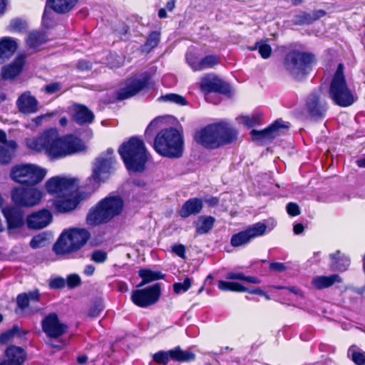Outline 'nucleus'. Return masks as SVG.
I'll return each instance as SVG.
<instances>
[{"mask_svg": "<svg viewBox=\"0 0 365 365\" xmlns=\"http://www.w3.org/2000/svg\"><path fill=\"white\" fill-rule=\"evenodd\" d=\"M17 144L14 140H9L6 143V148L0 145V164H8L11 162Z\"/></svg>", "mask_w": 365, "mask_h": 365, "instance_id": "nucleus-35", "label": "nucleus"}, {"mask_svg": "<svg viewBox=\"0 0 365 365\" xmlns=\"http://www.w3.org/2000/svg\"><path fill=\"white\" fill-rule=\"evenodd\" d=\"M90 237V233L83 228H73L63 232L53 245L57 255H64L80 250Z\"/></svg>", "mask_w": 365, "mask_h": 365, "instance_id": "nucleus-7", "label": "nucleus"}, {"mask_svg": "<svg viewBox=\"0 0 365 365\" xmlns=\"http://www.w3.org/2000/svg\"><path fill=\"white\" fill-rule=\"evenodd\" d=\"M218 288L222 291H232L238 292H244V290H247V287L241 282H227L223 280L218 282Z\"/></svg>", "mask_w": 365, "mask_h": 365, "instance_id": "nucleus-41", "label": "nucleus"}, {"mask_svg": "<svg viewBox=\"0 0 365 365\" xmlns=\"http://www.w3.org/2000/svg\"><path fill=\"white\" fill-rule=\"evenodd\" d=\"M125 168L130 172L144 170L148 155L143 141L138 137H132L118 148Z\"/></svg>", "mask_w": 365, "mask_h": 365, "instance_id": "nucleus-3", "label": "nucleus"}, {"mask_svg": "<svg viewBox=\"0 0 365 365\" xmlns=\"http://www.w3.org/2000/svg\"><path fill=\"white\" fill-rule=\"evenodd\" d=\"M330 268L333 271L344 272L350 265V259L339 250L329 255Z\"/></svg>", "mask_w": 365, "mask_h": 365, "instance_id": "nucleus-29", "label": "nucleus"}, {"mask_svg": "<svg viewBox=\"0 0 365 365\" xmlns=\"http://www.w3.org/2000/svg\"><path fill=\"white\" fill-rule=\"evenodd\" d=\"M192 284L191 279L187 277L182 282H176L173 284V290L176 294L187 292Z\"/></svg>", "mask_w": 365, "mask_h": 365, "instance_id": "nucleus-50", "label": "nucleus"}, {"mask_svg": "<svg viewBox=\"0 0 365 365\" xmlns=\"http://www.w3.org/2000/svg\"><path fill=\"white\" fill-rule=\"evenodd\" d=\"M104 305L101 300L96 301L90 307L88 316L91 317H97L104 309Z\"/></svg>", "mask_w": 365, "mask_h": 365, "instance_id": "nucleus-51", "label": "nucleus"}, {"mask_svg": "<svg viewBox=\"0 0 365 365\" xmlns=\"http://www.w3.org/2000/svg\"><path fill=\"white\" fill-rule=\"evenodd\" d=\"M289 128L282 120H277L270 126L262 130H252L250 133L255 140H271Z\"/></svg>", "mask_w": 365, "mask_h": 365, "instance_id": "nucleus-18", "label": "nucleus"}, {"mask_svg": "<svg viewBox=\"0 0 365 365\" xmlns=\"http://www.w3.org/2000/svg\"><path fill=\"white\" fill-rule=\"evenodd\" d=\"M95 272V267L92 264H88L85 267L84 274L87 276H91Z\"/></svg>", "mask_w": 365, "mask_h": 365, "instance_id": "nucleus-63", "label": "nucleus"}, {"mask_svg": "<svg viewBox=\"0 0 365 365\" xmlns=\"http://www.w3.org/2000/svg\"><path fill=\"white\" fill-rule=\"evenodd\" d=\"M25 63V56L19 55L14 61L9 65L4 66L1 71V76L4 79H14L21 71Z\"/></svg>", "mask_w": 365, "mask_h": 365, "instance_id": "nucleus-28", "label": "nucleus"}, {"mask_svg": "<svg viewBox=\"0 0 365 365\" xmlns=\"http://www.w3.org/2000/svg\"><path fill=\"white\" fill-rule=\"evenodd\" d=\"M46 170L33 164H21L12 168L11 178L20 184L34 185L45 178Z\"/></svg>", "mask_w": 365, "mask_h": 365, "instance_id": "nucleus-9", "label": "nucleus"}, {"mask_svg": "<svg viewBox=\"0 0 365 365\" xmlns=\"http://www.w3.org/2000/svg\"><path fill=\"white\" fill-rule=\"evenodd\" d=\"M215 220L211 216H200L195 222L196 232L198 235L208 233L212 228Z\"/></svg>", "mask_w": 365, "mask_h": 365, "instance_id": "nucleus-34", "label": "nucleus"}, {"mask_svg": "<svg viewBox=\"0 0 365 365\" xmlns=\"http://www.w3.org/2000/svg\"><path fill=\"white\" fill-rule=\"evenodd\" d=\"M237 131L226 121L210 124L195 132V140L206 148L214 149L237 138Z\"/></svg>", "mask_w": 365, "mask_h": 365, "instance_id": "nucleus-2", "label": "nucleus"}, {"mask_svg": "<svg viewBox=\"0 0 365 365\" xmlns=\"http://www.w3.org/2000/svg\"><path fill=\"white\" fill-rule=\"evenodd\" d=\"M43 331L49 338H58L66 333L67 326L60 322L56 313L47 314L41 322Z\"/></svg>", "mask_w": 365, "mask_h": 365, "instance_id": "nucleus-17", "label": "nucleus"}, {"mask_svg": "<svg viewBox=\"0 0 365 365\" xmlns=\"http://www.w3.org/2000/svg\"><path fill=\"white\" fill-rule=\"evenodd\" d=\"M1 207L9 230L21 227L24 225V213L20 207L8 206Z\"/></svg>", "mask_w": 365, "mask_h": 365, "instance_id": "nucleus-23", "label": "nucleus"}, {"mask_svg": "<svg viewBox=\"0 0 365 365\" xmlns=\"http://www.w3.org/2000/svg\"><path fill=\"white\" fill-rule=\"evenodd\" d=\"M307 108L310 115L316 119L325 116L327 106L320 97V91L313 92L307 101Z\"/></svg>", "mask_w": 365, "mask_h": 365, "instance_id": "nucleus-21", "label": "nucleus"}, {"mask_svg": "<svg viewBox=\"0 0 365 365\" xmlns=\"http://www.w3.org/2000/svg\"><path fill=\"white\" fill-rule=\"evenodd\" d=\"M47 41V36L44 32L34 31L29 33L26 38V44L29 48H36Z\"/></svg>", "mask_w": 365, "mask_h": 365, "instance_id": "nucleus-36", "label": "nucleus"}, {"mask_svg": "<svg viewBox=\"0 0 365 365\" xmlns=\"http://www.w3.org/2000/svg\"><path fill=\"white\" fill-rule=\"evenodd\" d=\"M267 231V225L263 222H257L232 236L230 244L233 247L247 245L252 239L263 235Z\"/></svg>", "mask_w": 365, "mask_h": 365, "instance_id": "nucleus-14", "label": "nucleus"}, {"mask_svg": "<svg viewBox=\"0 0 365 365\" xmlns=\"http://www.w3.org/2000/svg\"><path fill=\"white\" fill-rule=\"evenodd\" d=\"M46 241L47 235L45 233H41L31 239L30 246L34 249L42 247L46 245Z\"/></svg>", "mask_w": 365, "mask_h": 365, "instance_id": "nucleus-49", "label": "nucleus"}, {"mask_svg": "<svg viewBox=\"0 0 365 365\" xmlns=\"http://www.w3.org/2000/svg\"><path fill=\"white\" fill-rule=\"evenodd\" d=\"M203 207L202 200L194 197L187 200L181 207L179 214L182 217H187L200 212Z\"/></svg>", "mask_w": 365, "mask_h": 365, "instance_id": "nucleus-31", "label": "nucleus"}, {"mask_svg": "<svg viewBox=\"0 0 365 365\" xmlns=\"http://www.w3.org/2000/svg\"><path fill=\"white\" fill-rule=\"evenodd\" d=\"M160 295V284H155L145 289L134 290L131 295V300L136 306L145 308L155 304Z\"/></svg>", "mask_w": 365, "mask_h": 365, "instance_id": "nucleus-13", "label": "nucleus"}, {"mask_svg": "<svg viewBox=\"0 0 365 365\" xmlns=\"http://www.w3.org/2000/svg\"><path fill=\"white\" fill-rule=\"evenodd\" d=\"M160 41V33L158 31H153L150 34L146 43L143 46V50L145 51H150L153 48L156 47Z\"/></svg>", "mask_w": 365, "mask_h": 365, "instance_id": "nucleus-47", "label": "nucleus"}, {"mask_svg": "<svg viewBox=\"0 0 365 365\" xmlns=\"http://www.w3.org/2000/svg\"><path fill=\"white\" fill-rule=\"evenodd\" d=\"M293 230L294 234L299 235L304 231V226L301 223L296 224L294 225Z\"/></svg>", "mask_w": 365, "mask_h": 365, "instance_id": "nucleus-64", "label": "nucleus"}, {"mask_svg": "<svg viewBox=\"0 0 365 365\" xmlns=\"http://www.w3.org/2000/svg\"><path fill=\"white\" fill-rule=\"evenodd\" d=\"M314 62L315 57L312 53L292 51L287 54L284 66L294 78L299 80L309 72Z\"/></svg>", "mask_w": 365, "mask_h": 365, "instance_id": "nucleus-8", "label": "nucleus"}, {"mask_svg": "<svg viewBox=\"0 0 365 365\" xmlns=\"http://www.w3.org/2000/svg\"><path fill=\"white\" fill-rule=\"evenodd\" d=\"M342 282V278L337 274H331L329 276H317L312 280V286L317 289H323L328 288L334 283Z\"/></svg>", "mask_w": 365, "mask_h": 365, "instance_id": "nucleus-32", "label": "nucleus"}, {"mask_svg": "<svg viewBox=\"0 0 365 365\" xmlns=\"http://www.w3.org/2000/svg\"><path fill=\"white\" fill-rule=\"evenodd\" d=\"M66 283L68 287L73 288L81 283V278L78 274H70L67 277Z\"/></svg>", "mask_w": 365, "mask_h": 365, "instance_id": "nucleus-57", "label": "nucleus"}, {"mask_svg": "<svg viewBox=\"0 0 365 365\" xmlns=\"http://www.w3.org/2000/svg\"><path fill=\"white\" fill-rule=\"evenodd\" d=\"M26 359L25 351L16 346H10L4 351V358L0 365H24Z\"/></svg>", "mask_w": 365, "mask_h": 365, "instance_id": "nucleus-22", "label": "nucleus"}, {"mask_svg": "<svg viewBox=\"0 0 365 365\" xmlns=\"http://www.w3.org/2000/svg\"><path fill=\"white\" fill-rule=\"evenodd\" d=\"M42 197V192L34 187H15L11 192L13 203L20 207L35 206L40 202Z\"/></svg>", "mask_w": 365, "mask_h": 365, "instance_id": "nucleus-10", "label": "nucleus"}, {"mask_svg": "<svg viewBox=\"0 0 365 365\" xmlns=\"http://www.w3.org/2000/svg\"><path fill=\"white\" fill-rule=\"evenodd\" d=\"M52 115V113H47L45 115H41L39 116H37L34 118H33L31 121V123L26 125L27 128L34 130L37 128L42 123V121L47 117H50Z\"/></svg>", "mask_w": 365, "mask_h": 365, "instance_id": "nucleus-53", "label": "nucleus"}, {"mask_svg": "<svg viewBox=\"0 0 365 365\" xmlns=\"http://www.w3.org/2000/svg\"><path fill=\"white\" fill-rule=\"evenodd\" d=\"M347 355L356 365H365V352L356 346H350Z\"/></svg>", "mask_w": 365, "mask_h": 365, "instance_id": "nucleus-40", "label": "nucleus"}, {"mask_svg": "<svg viewBox=\"0 0 365 365\" xmlns=\"http://www.w3.org/2000/svg\"><path fill=\"white\" fill-rule=\"evenodd\" d=\"M138 275L142 278V282L138 287H142L147 283L163 279L164 275L160 272H154L148 269H141L138 271Z\"/></svg>", "mask_w": 365, "mask_h": 365, "instance_id": "nucleus-37", "label": "nucleus"}, {"mask_svg": "<svg viewBox=\"0 0 365 365\" xmlns=\"http://www.w3.org/2000/svg\"><path fill=\"white\" fill-rule=\"evenodd\" d=\"M123 208V201L119 196L110 195L101 200L95 207L92 208L86 218L90 225H97L105 223L117 215H119Z\"/></svg>", "mask_w": 365, "mask_h": 365, "instance_id": "nucleus-5", "label": "nucleus"}, {"mask_svg": "<svg viewBox=\"0 0 365 365\" xmlns=\"http://www.w3.org/2000/svg\"><path fill=\"white\" fill-rule=\"evenodd\" d=\"M173 361L179 362H187L193 361L195 358V354L190 351H183L179 346L171 349Z\"/></svg>", "mask_w": 365, "mask_h": 365, "instance_id": "nucleus-38", "label": "nucleus"}, {"mask_svg": "<svg viewBox=\"0 0 365 365\" xmlns=\"http://www.w3.org/2000/svg\"><path fill=\"white\" fill-rule=\"evenodd\" d=\"M19 111L24 114L34 113L38 110V101L30 92L22 93L16 101Z\"/></svg>", "mask_w": 365, "mask_h": 365, "instance_id": "nucleus-27", "label": "nucleus"}, {"mask_svg": "<svg viewBox=\"0 0 365 365\" xmlns=\"http://www.w3.org/2000/svg\"><path fill=\"white\" fill-rule=\"evenodd\" d=\"M113 150L108 148L105 153H102L96 159L94 163L91 176L93 180L100 183L107 180L113 170Z\"/></svg>", "mask_w": 365, "mask_h": 365, "instance_id": "nucleus-11", "label": "nucleus"}, {"mask_svg": "<svg viewBox=\"0 0 365 365\" xmlns=\"http://www.w3.org/2000/svg\"><path fill=\"white\" fill-rule=\"evenodd\" d=\"M26 332L22 331L17 325L0 334V343L6 344L11 341L15 336L25 335Z\"/></svg>", "mask_w": 365, "mask_h": 365, "instance_id": "nucleus-42", "label": "nucleus"}, {"mask_svg": "<svg viewBox=\"0 0 365 365\" xmlns=\"http://www.w3.org/2000/svg\"><path fill=\"white\" fill-rule=\"evenodd\" d=\"M77 1L78 0H47L46 6H49L56 13L65 14L71 11ZM49 14L50 11L46 7L42 16V24L47 28L50 26L48 23Z\"/></svg>", "mask_w": 365, "mask_h": 365, "instance_id": "nucleus-19", "label": "nucleus"}, {"mask_svg": "<svg viewBox=\"0 0 365 365\" xmlns=\"http://www.w3.org/2000/svg\"><path fill=\"white\" fill-rule=\"evenodd\" d=\"M153 361L158 364L167 365L170 360H173L171 349L169 351H160L153 354Z\"/></svg>", "mask_w": 365, "mask_h": 365, "instance_id": "nucleus-45", "label": "nucleus"}, {"mask_svg": "<svg viewBox=\"0 0 365 365\" xmlns=\"http://www.w3.org/2000/svg\"><path fill=\"white\" fill-rule=\"evenodd\" d=\"M325 15V11L319 10L312 14L302 13L297 16V22L300 24H309Z\"/></svg>", "mask_w": 365, "mask_h": 365, "instance_id": "nucleus-39", "label": "nucleus"}, {"mask_svg": "<svg viewBox=\"0 0 365 365\" xmlns=\"http://www.w3.org/2000/svg\"><path fill=\"white\" fill-rule=\"evenodd\" d=\"M186 61L194 71H202L212 68L220 63V57L216 55H209L198 61L192 54L187 53Z\"/></svg>", "mask_w": 365, "mask_h": 365, "instance_id": "nucleus-24", "label": "nucleus"}, {"mask_svg": "<svg viewBox=\"0 0 365 365\" xmlns=\"http://www.w3.org/2000/svg\"><path fill=\"white\" fill-rule=\"evenodd\" d=\"M269 268L272 270L282 272L285 269V266L282 262H272L270 263Z\"/></svg>", "mask_w": 365, "mask_h": 365, "instance_id": "nucleus-62", "label": "nucleus"}, {"mask_svg": "<svg viewBox=\"0 0 365 365\" xmlns=\"http://www.w3.org/2000/svg\"><path fill=\"white\" fill-rule=\"evenodd\" d=\"M94 115L86 106L76 105L74 106L73 120L78 125L89 124L93 122Z\"/></svg>", "mask_w": 365, "mask_h": 365, "instance_id": "nucleus-30", "label": "nucleus"}, {"mask_svg": "<svg viewBox=\"0 0 365 365\" xmlns=\"http://www.w3.org/2000/svg\"><path fill=\"white\" fill-rule=\"evenodd\" d=\"M329 96L336 105L341 107H348L356 101L354 95L347 86L344 75V66L341 63L338 65L331 80Z\"/></svg>", "mask_w": 365, "mask_h": 365, "instance_id": "nucleus-6", "label": "nucleus"}, {"mask_svg": "<svg viewBox=\"0 0 365 365\" xmlns=\"http://www.w3.org/2000/svg\"><path fill=\"white\" fill-rule=\"evenodd\" d=\"M78 202L76 189H75L74 191L66 192V195L56 200L54 207L57 212L65 213L73 210Z\"/></svg>", "mask_w": 365, "mask_h": 365, "instance_id": "nucleus-26", "label": "nucleus"}, {"mask_svg": "<svg viewBox=\"0 0 365 365\" xmlns=\"http://www.w3.org/2000/svg\"><path fill=\"white\" fill-rule=\"evenodd\" d=\"M26 146L36 151H44L52 160L60 159L84 149L82 140L72 135L60 137L57 129L49 128L37 137L26 139Z\"/></svg>", "mask_w": 365, "mask_h": 365, "instance_id": "nucleus-1", "label": "nucleus"}, {"mask_svg": "<svg viewBox=\"0 0 365 365\" xmlns=\"http://www.w3.org/2000/svg\"><path fill=\"white\" fill-rule=\"evenodd\" d=\"M163 121V117H157L154 120H153L150 124L148 125V128L145 130V135H148L150 134V133L158 128V125Z\"/></svg>", "mask_w": 365, "mask_h": 365, "instance_id": "nucleus-56", "label": "nucleus"}, {"mask_svg": "<svg viewBox=\"0 0 365 365\" xmlns=\"http://www.w3.org/2000/svg\"><path fill=\"white\" fill-rule=\"evenodd\" d=\"M172 251L178 257L182 259L185 258V247L184 245L181 244L175 245L172 247Z\"/></svg>", "mask_w": 365, "mask_h": 365, "instance_id": "nucleus-60", "label": "nucleus"}, {"mask_svg": "<svg viewBox=\"0 0 365 365\" xmlns=\"http://www.w3.org/2000/svg\"><path fill=\"white\" fill-rule=\"evenodd\" d=\"M160 101L170 102L180 106H185L187 103L186 99L178 94L169 93L162 96L159 98Z\"/></svg>", "mask_w": 365, "mask_h": 365, "instance_id": "nucleus-46", "label": "nucleus"}, {"mask_svg": "<svg viewBox=\"0 0 365 365\" xmlns=\"http://www.w3.org/2000/svg\"><path fill=\"white\" fill-rule=\"evenodd\" d=\"M40 294L38 290L35 289L29 292L21 293L16 297V307L15 313L22 317H27L40 312L41 308L31 307L30 302H38Z\"/></svg>", "mask_w": 365, "mask_h": 365, "instance_id": "nucleus-12", "label": "nucleus"}, {"mask_svg": "<svg viewBox=\"0 0 365 365\" xmlns=\"http://www.w3.org/2000/svg\"><path fill=\"white\" fill-rule=\"evenodd\" d=\"M48 193L56 195L57 199L76 189L75 180L65 177L56 176L50 178L46 183Z\"/></svg>", "mask_w": 365, "mask_h": 365, "instance_id": "nucleus-15", "label": "nucleus"}, {"mask_svg": "<svg viewBox=\"0 0 365 365\" xmlns=\"http://www.w3.org/2000/svg\"><path fill=\"white\" fill-rule=\"evenodd\" d=\"M244 292H248L250 294L263 296L266 298V299H267V300L269 299V295L265 292H264L263 290H262L259 288H255V289H252L247 288V290H244Z\"/></svg>", "mask_w": 365, "mask_h": 365, "instance_id": "nucleus-61", "label": "nucleus"}, {"mask_svg": "<svg viewBox=\"0 0 365 365\" xmlns=\"http://www.w3.org/2000/svg\"><path fill=\"white\" fill-rule=\"evenodd\" d=\"M17 48V42L11 37H4L0 39V60L9 58Z\"/></svg>", "mask_w": 365, "mask_h": 365, "instance_id": "nucleus-33", "label": "nucleus"}, {"mask_svg": "<svg viewBox=\"0 0 365 365\" xmlns=\"http://www.w3.org/2000/svg\"><path fill=\"white\" fill-rule=\"evenodd\" d=\"M225 277L227 279H237L254 284L260 283V280L257 277L246 276L242 272H230L227 274Z\"/></svg>", "mask_w": 365, "mask_h": 365, "instance_id": "nucleus-43", "label": "nucleus"}, {"mask_svg": "<svg viewBox=\"0 0 365 365\" xmlns=\"http://www.w3.org/2000/svg\"><path fill=\"white\" fill-rule=\"evenodd\" d=\"M262 115L259 113L254 114L251 116L242 115L237 118L241 123L248 128H252L260 124Z\"/></svg>", "mask_w": 365, "mask_h": 365, "instance_id": "nucleus-44", "label": "nucleus"}, {"mask_svg": "<svg viewBox=\"0 0 365 365\" xmlns=\"http://www.w3.org/2000/svg\"><path fill=\"white\" fill-rule=\"evenodd\" d=\"M183 145L182 134L177 129L170 128L158 133L153 147L163 157L178 158L182 155Z\"/></svg>", "mask_w": 365, "mask_h": 365, "instance_id": "nucleus-4", "label": "nucleus"}, {"mask_svg": "<svg viewBox=\"0 0 365 365\" xmlns=\"http://www.w3.org/2000/svg\"><path fill=\"white\" fill-rule=\"evenodd\" d=\"M52 220V215L47 210L33 212L27 217L26 223L30 229L39 230L46 227Z\"/></svg>", "mask_w": 365, "mask_h": 365, "instance_id": "nucleus-25", "label": "nucleus"}, {"mask_svg": "<svg viewBox=\"0 0 365 365\" xmlns=\"http://www.w3.org/2000/svg\"><path fill=\"white\" fill-rule=\"evenodd\" d=\"M287 212L291 216H297L300 214L299 207L297 204L289 202L287 205Z\"/></svg>", "mask_w": 365, "mask_h": 365, "instance_id": "nucleus-58", "label": "nucleus"}, {"mask_svg": "<svg viewBox=\"0 0 365 365\" xmlns=\"http://www.w3.org/2000/svg\"><path fill=\"white\" fill-rule=\"evenodd\" d=\"M61 84L59 83H52L46 85L44 87V91L48 94H53L61 89Z\"/></svg>", "mask_w": 365, "mask_h": 365, "instance_id": "nucleus-59", "label": "nucleus"}, {"mask_svg": "<svg viewBox=\"0 0 365 365\" xmlns=\"http://www.w3.org/2000/svg\"><path fill=\"white\" fill-rule=\"evenodd\" d=\"M200 89L205 95L207 101L209 100L212 93H227L229 86L224 81L214 77L205 76L200 82Z\"/></svg>", "mask_w": 365, "mask_h": 365, "instance_id": "nucleus-20", "label": "nucleus"}, {"mask_svg": "<svg viewBox=\"0 0 365 365\" xmlns=\"http://www.w3.org/2000/svg\"><path fill=\"white\" fill-rule=\"evenodd\" d=\"M27 24L25 21L20 19H15L11 21L9 29L11 31L22 32L26 30Z\"/></svg>", "mask_w": 365, "mask_h": 365, "instance_id": "nucleus-48", "label": "nucleus"}, {"mask_svg": "<svg viewBox=\"0 0 365 365\" xmlns=\"http://www.w3.org/2000/svg\"><path fill=\"white\" fill-rule=\"evenodd\" d=\"M107 259V253L102 250H96L92 253L91 259L96 263H102Z\"/></svg>", "mask_w": 365, "mask_h": 365, "instance_id": "nucleus-55", "label": "nucleus"}, {"mask_svg": "<svg viewBox=\"0 0 365 365\" xmlns=\"http://www.w3.org/2000/svg\"><path fill=\"white\" fill-rule=\"evenodd\" d=\"M256 48H258L259 53L263 58H267L270 56L272 48L269 44L257 43Z\"/></svg>", "mask_w": 365, "mask_h": 365, "instance_id": "nucleus-52", "label": "nucleus"}, {"mask_svg": "<svg viewBox=\"0 0 365 365\" xmlns=\"http://www.w3.org/2000/svg\"><path fill=\"white\" fill-rule=\"evenodd\" d=\"M66 285V280L61 277L51 279L49 281V287L53 289H61Z\"/></svg>", "mask_w": 365, "mask_h": 365, "instance_id": "nucleus-54", "label": "nucleus"}, {"mask_svg": "<svg viewBox=\"0 0 365 365\" xmlns=\"http://www.w3.org/2000/svg\"><path fill=\"white\" fill-rule=\"evenodd\" d=\"M150 80V75L148 73H144L141 75L140 78L130 81L125 88L118 91L116 94L118 99L124 100L129 98L140 91L149 88L152 84Z\"/></svg>", "mask_w": 365, "mask_h": 365, "instance_id": "nucleus-16", "label": "nucleus"}]
</instances>
